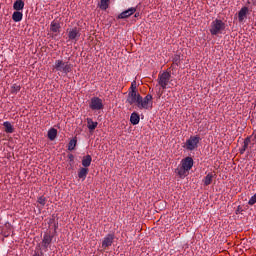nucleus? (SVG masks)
I'll return each mask as SVG.
<instances>
[{
    "label": "nucleus",
    "instance_id": "f257e3e1",
    "mask_svg": "<svg viewBox=\"0 0 256 256\" xmlns=\"http://www.w3.org/2000/svg\"><path fill=\"white\" fill-rule=\"evenodd\" d=\"M190 169H193V158L186 157L181 160L180 165L175 169V173L180 179H185L189 175Z\"/></svg>",
    "mask_w": 256,
    "mask_h": 256
},
{
    "label": "nucleus",
    "instance_id": "f03ea898",
    "mask_svg": "<svg viewBox=\"0 0 256 256\" xmlns=\"http://www.w3.org/2000/svg\"><path fill=\"white\" fill-rule=\"evenodd\" d=\"M171 81V72L164 71L158 74L157 83L160 86L159 95H163L165 93V89H167V85Z\"/></svg>",
    "mask_w": 256,
    "mask_h": 256
},
{
    "label": "nucleus",
    "instance_id": "7ed1b4c3",
    "mask_svg": "<svg viewBox=\"0 0 256 256\" xmlns=\"http://www.w3.org/2000/svg\"><path fill=\"white\" fill-rule=\"evenodd\" d=\"M54 71H59L60 73H64L67 75L73 71V65L69 62H65L63 60H56L54 65L52 66Z\"/></svg>",
    "mask_w": 256,
    "mask_h": 256
},
{
    "label": "nucleus",
    "instance_id": "20e7f679",
    "mask_svg": "<svg viewBox=\"0 0 256 256\" xmlns=\"http://www.w3.org/2000/svg\"><path fill=\"white\" fill-rule=\"evenodd\" d=\"M138 109H153V96L151 94H147L144 98L140 96V100L136 103Z\"/></svg>",
    "mask_w": 256,
    "mask_h": 256
},
{
    "label": "nucleus",
    "instance_id": "39448f33",
    "mask_svg": "<svg viewBox=\"0 0 256 256\" xmlns=\"http://www.w3.org/2000/svg\"><path fill=\"white\" fill-rule=\"evenodd\" d=\"M225 31V22L219 19L212 21L210 26L211 35H221Z\"/></svg>",
    "mask_w": 256,
    "mask_h": 256
},
{
    "label": "nucleus",
    "instance_id": "423d86ee",
    "mask_svg": "<svg viewBox=\"0 0 256 256\" xmlns=\"http://www.w3.org/2000/svg\"><path fill=\"white\" fill-rule=\"evenodd\" d=\"M199 141H201V137L198 135L196 136H191L185 143V148L187 151H195L199 145Z\"/></svg>",
    "mask_w": 256,
    "mask_h": 256
},
{
    "label": "nucleus",
    "instance_id": "0eeeda50",
    "mask_svg": "<svg viewBox=\"0 0 256 256\" xmlns=\"http://www.w3.org/2000/svg\"><path fill=\"white\" fill-rule=\"evenodd\" d=\"M89 107L92 111H101L103 109V100L99 97H93L90 100Z\"/></svg>",
    "mask_w": 256,
    "mask_h": 256
},
{
    "label": "nucleus",
    "instance_id": "6e6552de",
    "mask_svg": "<svg viewBox=\"0 0 256 256\" xmlns=\"http://www.w3.org/2000/svg\"><path fill=\"white\" fill-rule=\"evenodd\" d=\"M140 99H141V94H139L137 91H129L126 101L127 103H129V105H137Z\"/></svg>",
    "mask_w": 256,
    "mask_h": 256
},
{
    "label": "nucleus",
    "instance_id": "1a4fd4ad",
    "mask_svg": "<svg viewBox=\"0 0 256 256\" xmlns=\"http://www.w3.org/2000/svg\"><path fill=\"white\" fill-rule=\"evenodd\" d=\"M136 12L137 8L131 7L128 10H125L122 13H120L118 15V19H129V17H131V15H135Z\"/></svg>",
    "mask_w": 256,
    "mask_h": 256
},
{
    "label": "nucleus",
    "instance_id": "9d476101",
    "mask_svg": "<svg viewBox=\"0 0 256 256\" xmlns=\"http://www.w3.org/2000/svg\"><path fill=\"white\" fill-rule=\"evenodd\" d=\"M115 239V236L113 234H108L104 240L102 241V247L103 249H107V247H111L113 245V240Z\"/></svg>",
    "mask_w": 256,
    "mask_h": 256
},
{
    "label": "nucleus",
    "instance_id": "9b49d317",
    "mask_svg": "<svg viewBox=\"0 0 256 256\" xmlns=\"http://www.w3.org/2000/svg\"><path fill=\"white\" fill-rule=\"evenodd\" d=\"M78 37H81V34L79 33V28H72L68 32V38L70 39V41H73V40L77 39Z\"/></svg>",
    "mask_w": 256,
    "mask_h": 256
},
{
    "label": "nucleus",
    "instance_id": "f8f14e48",
    "mask_svg": "<svg viewBox=\"0 0 256 256\" xmlns=\"http://www.w3.org/2000/svg\"><path fill=\"white\" fill-rule=\"evenodd\" d=\"M12 20L14 23H19L23 21V11L15 10L12 14Z\"/></svg>",
    "mask_w": 256,
    "mask_h": 256
},
{
    "label": "nucleus",
    "instance_id": "ddd939ff",
    "mask_svg": "<svg viewBox=\"0 0 256 256\" xmlns=\"http://www.w3.org/2000/svg\"><path fill=\"white\" fill-rule=\"evenodd\" d=\"M14 11H23L25 9V2L23 0H16L13 4Z\"/></svg>",
    "mask_w": 256,
    "mask_h": 256
},
{
    "label": "nucleus",
    "instance_id": "4468645a",
    "mask_svg": "<svg viewBox=\"0 0 256 256\" xmlns=\"http://www.w3.org/2000/svg\"><path fill=\"white\" fill-rule=\"evenodd\" d=\"M61 29V24H59V22H56V21H52L51 24H50V31L52 33H59Z\"/></svg>",
    "mask_w": 256,
    "mask_h": 256
},
{
    "label": "nucleus",
    "instance_id": "2eb2a0df",
    "mask_svg": "<svg viewBox=\"0 0 256 256\" xmlns=\"http://www.w3.org/2000/svg\"><path fill=\"white\" fill-rule=\"evenodd\" d=\"M139 121H141V117L137 114V112H134L130 116V123L132 125H139Z\"/></svg>",
    "mask_w": 256,
    "mask_h": 256
},
{
    "label": "nucleus",
    "instance_id": "dca6fc26",
    "mask_svg": "<svg viewBox=\"0 0 256 256\" xmlns=\"http://www.w3.org/2000/svg\"><path fill=\"white\" fill-rule=\"evenodd\" d=\"M88 174H89L88 168H80V170L78 171V177H79V179H82L83 181H85V179H87Z\"/></svg>",
    "mask_w": 256,
    "mask_h": 256
},
{
    "label": "nucleus",
    "instance_id": "f3484780",
    "mask_svg": "<svg viewBox=\"0 0 256 256\" xmlns=\"http://www.w3.org/2000/svg\"><path fill=\"white\" fill-rule=\"evenodd\" d=\"M248 11H249V9L247 7L241 8V10L238 13V19H239L240 22H243L245 17H247V12Z\"/></svg>",
    "mask_w": 256,
    "mask_h": 256
},
{
    "label": "nucleus",
    "instance_id": "a211bd4d",
    "mask_svg": "<svg viewBox=\"0 0 256 256\" xmlns=\"http://www.w3.org/2000/svg\"><path fill=\"white\" fill-rule=\"evenodd\" d=\"M98 122H94L93 119L87 118V127L90 131H95L97 129Z\"/></svg>",
    "mask_w": 256,
    "mask_h": 256
},
{
    "label": "nucleus",
    "instance_id": "6ab92c4d",
    "mask_svg": "<svg viewBox=\"0 0 256 256\" xmlns=\"http://www.w3.org/2000/svg\"><path fill=\"white\" fill-rule=\"evenodd\" d=\"M213 177H215L213 173H208L206 177L203 179V183L206 187L213 183Z\"/></svg>",
    "mask_w": 256,
    "mask_h": 256
},
{
    "label": "nucleus",
    "instance_id": "aec40b11",
    "mask_svg": "<svg viewBox=\"0 0 256 256\" xmlns=\"http://www.w3.org/2000/svg\"><path fill=\"white\" fill-rule=\"evenodd\" d=\"M3 127L5 129V133H13L15 131V128H13V125L9 121L4 122Z\"/></svg>",
    "mask_w": 256,
    "mask_h": 256
},
{
    "label": "nucleus",
    "instance_id": "412c9836",
    "mask_svg": "<svg viewBox=\"0 0 256 256\" xmlns=\"http://www.w3.org/2000/svg\"><path fill=\"white\" fill-rule=\"evenodd\" d=\"M48 139H50V141H55V139H57V129L51 128L48 131Z\"/></svg>",
    "mask_w": 256,
    "mask_h": 256
},
{
    "label": "nucleus",
    "instance_id": "4be33fe9",
    "mask_svg": "<svg viewBox=\"0 0 256 256\" xmlns=\"http://www.w3.org/2000/svg\"><path fill=\"white\" fill-rule=\"evenodd\" d=\"M91 161H93V159L91 158V155L84 156L82 159L83 167H89L91 165Z\"/></svg>",
    "mask_w": 256,
    "mask_h": 256
},
{
    "label": "nucleus",
    "instance_id": "5701e85b",
    "mask_svg": "<svg viewBox=\"0 0 256 256\" xmlns=\"http://www.w3.org/2000/svg\"><path fill=\"white\" fill-rule=\"evenodd\" d=\"M51 241H53V239L49 235L45 234L42 240L43 247H49V245H51Z\"/></svg>",
    "mask_w": 256,
    "mask_h": 256
},
{
    "label": "nucleus",
    "instance_id": "b1692460",
    "mask_svg": "<svg viewBox=\"0 0 256 256\" xmlns=\"http://www.w3.org/2000/svg\"><path fill=\"white\" fill-rule=\"evenodd\" d=\"M19 91H21V85H19V84H13L10 87V93L12 95H17V93H19Z\"/></svg>",
    "mask_w": 256,
    "mask_h": 256
},
{
    "label": "nucleus",
    "instance_id": "393cba45",
    "mask_svg": "<svg viewBox=\"0 0 256 256\" xmlns=\"http://www.w3.org/2000/svg\"><path fill=\"white\" fill-rule=\"evenodd\" d=\"M249 143H251V138L247 137L244 140V144H243L242 148L240 149L241 155H243V153H245V151H247V147H249Z\"/></svg>",
    "mask_w": 256,
    "mask_h": 256
},
{
    "label": "nucleus",
    "instance_id": "a878e982",
    "mask_svg": "<svg viewBox=\"0 0 256 256\" xmlns=\"http://www.w3.org/2000/svg\"><path fill=\"white\" fill-rule=\"evenodd\" d=\"M77 147V139L70 140L68 144V151H73Z\"/></svg>",
    "mask_w": 256,
    "mask_h": 256
},
{
    "label": "nucleus",
    "instance_id": "bb28decb",
    "mask_svg": "<svg viewBox=\"0 0 256 256\" xmlns=\"http://www.w3.org/2000/svg\"><path fill=\"white\" fill-rule=\"evenodd\" d=\"M109 7V0H101L100 1V9L105 11Z\"/></svg>",
    "mask_w": 256,
    "mask_h": 256
},
{
    "label": "nucleus",
    "instance_id": "cd10ccee",
    "mask_svg": "<svg viewBox=\"0 0 256 256\" xmlns=\"http://www.w3.org/2000/svg\"><path fill=\"white\" fill-rule=\"evenodd\" d=\"M256 203V193L249 199L248 205H255Z\"/></svg>",
    "mask_w": 256,
    "mask_h": 256
},
{
    "label": "nucleus",
    "instance_id": "c85d7f7f",
    "mask_svg": "<svg viewBox=\"0 0 256 256\" xmlns=\"http://www.w3.org/2000/svg\"><path fill=\"white\" fill-rule=\"evenodd\" d=\"M46 199H45V197H43V196H41L40 198H38V203L40 204V205H42V207H45V203H46Z\"/></svg>",
    "mask_w": 256,
    "mask_h": 256
},
{
    "label": "nucleus",
    "instance_id": "c756f323",
    "mask_svg": "<svg viewBox=\"0 0 256 256\" xmlns=\"http://www.w3.org/2000/svg\"><path fill=\"white\" fill-rule=\"evenodd\" d=\"M129 91H137V81H133L131 83V87H130Z\"/></svg>",
    "mask_w": 256,
    "mask_h": 256
},
{
    "label": "nucleus",
    "instance_id": "7c9ffc66",
    "mask_svg": "<svg viewBox=\"0 0 256 256\" xmlns=\"http://www.w3.org/2000/svg\"><path fill=\"white\" fill-rule=\"evenodd\" d=\"M173 63H175V65H179V56L178 55L174 56Z\"/></svg>",
    "mask_w": 256,
    "mask_h": 256
},
{
    "label": "nucleus",
    "instance_id": "2f4dec72",
    "mask_svg": "<svg viewBox=\"0 0 256 256\" xmlns=\"http://www.w3.org/2000/svg\"><path fill=\"white\" fill-rule=\"evenodd\" d=\"M249 5H256V0H248Z\"/></svg>",
    "mask_w": 256,
    "mask_h": 256
},
{
    "label": "nucleus",
    "instance_id": "473e14b6",
    "mask_svg": "<svg viewBox=\"0 0 256 256\" xmlns=\"http://www.w3.org/2000/svg\"><path fill=\"white\" fill-rule=\"evenodd\" d=\"M253 141H255V143H256V133L253 134Z\"/></svg>",
    "mask_w": 256,
    "mask_h": 256
},
{
    "label": "nucleus",
    "instance_id": "72a5a7b5",
    "mask_svg": "<svg viewBox=\"0 0 256 256\" xmlns=\"http://www.w3.org/2000/svg\"><path fill=\"white\" fill-rule=\"evenodd\" d=\"M135 17H139V13H136V14H135Z\"/></svg>",
    "mask_w": 256,
    "mask_h": 256
}]
</instances>
